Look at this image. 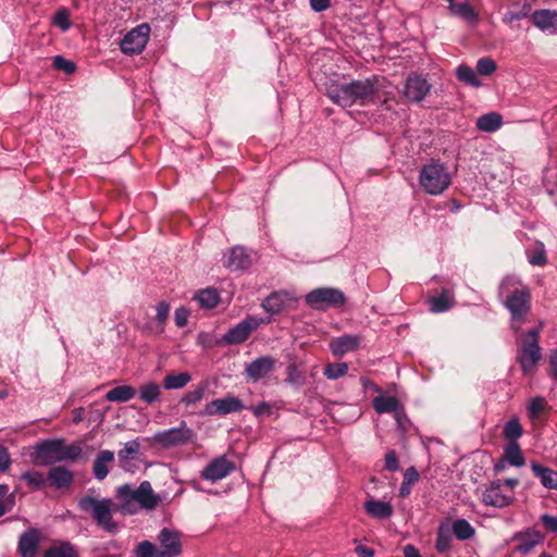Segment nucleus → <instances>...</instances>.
I'll list each match as a JSON object with an SVG mask.
<instances>
[{
  "mask_svg": "<svg viewBox=\"0 0 557 557\" xmlns=\"http://www.w3.org/2000/svg\"><path fill=\"white\" fill-rule=\"evenodd\" d=\"M520 283L513 277H506L499 285V296L504 297V306L511 314V327L515 332L521 329L531 309V293L527 286L518 287Z\"/></svg>",
  "mask_w": 557,
  "mask_h": 557,
  "instance_id": "f257e3e1",
  "label": "nucleus"
},
{
  "mask_svg": "<svg viewBox=\"0 0 557 557\" xmlns=\"http://www.w3.org/2000/svg\"><path fill=\"white\" fill-rule=\"evenodd\" d=\"M82 451L79 442L66 445L63 438L46 440L36 444L32 459L38 466H50L61 461L77 460Z\"/></svg>",
  "mask_w": 557,
  "mask_h": 557,
  "instance_id": "f03ea898",
  "label": "nucleus"
},
{
  "mask_svg": "<svg viewBox=\"0 0 557 557\" xmlns=\"http://www.w3.org/2000/svg\"><path fill=\"white\" fill-rule=\"evenodd\" d=\"M116 497L120 500V511L129 515L135 513L139 508L154 509L160 502L159 495L153 492L148 481H143L138 487L129 484L119 486Z\"/></svg>",
  "mask_w": 557,
  "mask_h": 557,
  "instance_id": "7ed1b4c3",
  "label": "nucleus"
},
{
  "mask_svg": "<svg viewBox=\"0 0 557 557\" xmlns=\"http://www.w3.org/2000/svg\"><path fill=\"white\" fill-rule=\"evenodd\" d=\"M375 92L373 84L366 81H356L341 86H331L327 89V96L331 100L344 108L350 107L356 102L364 104L369 102Z\"/></svg>",
  "mask_w": 557,
  "mask_h": 557,
  "instance_id": "20e7f679",
  "label": "nucleus"
},
{
  "mask_svg": "<svg viewBox=\"0 0 557 557\" xmlns=\"http://www.w3.org/2000/svg\"><path fill=\"white\" fill-rule=\"evenodd\" d=\"M78 507L82 511L89 513L97 524L107 532H116L117 524L113 521L112 515L114 511H120V509L119 504H115L112 499L85 495L78 500Z\"/></svg>",
  "mask_w": 557,
  "mask_h": 557,
  "instance_id": "39448f33",
  "label": "nucleus"
},
{
  "mask_svg": "<svg viewBox=\"0 0 557 557\" xmlns=\"http://www.w3.org/2000/svg\"><path fill=\"white\" fill-rule=\"evenodd\" d=\"M419 183L426 194L438 196L449 187L451 177L443 163L432 161L421 168Z\"/></svg>",
  "mask_w": 557,
  "mask_h": 557,
  "instance_id": "423d86ee",
  "label": "nucleus"
},
{
  "mask_svg": "<svg viewBox=\"0 0 557 557\" xmlns=\"http://www.w3.org/2000/svg\"><path fill=\"white\" fill-rule=\"evenodd\" d=\"M518 485L519 480L515 478L491 481L482 493V503L494 508L507 507L513 503Z\"/></svg>",
  "mask_w": 557,
  "mask_h": 557,
  "instance_id": "0eeeda50",
  "label": "nucleus"
},
{
  "mask_svg": "<svg viewBox=\"0 0 557 557\" xmlns=\"http://www.w3.org/2000/svg\"><path fill=\"white\" fill-rule=\"evenodd\" d=\"M542 324L537 329L529 331L522 338L519 361L524 373L533 370L541 359V348L539 345V335Z\"/></svg>",
  "mask_w": 557,
  "mask_h": 557,
  "instance_id": "6e6552de",
  "label": "nucleus"
},
{
  "mask_svg": "<svg viewBox=\"0 0 557 557\" xmlns=\"http://www.w3.org/2000/svg\"><path fill=\"white\" fill-rule=\"evenodd\" d=\"M306 302L312 309L326 310L331 307L343 306L345 302V295L337 288L320 287L307 294Z\"/></svg>",
  "mask_w": 557,
  "mask_h": 557,
  "instance_id": "1a4fd4ad",
  "label": "nucleus"
},
{
  "mask_svg": "<svg viewBox=\"0 0 557 557\" xmlns=\"http://www.w3.org/2000/svg\"><path fill=\"white\" fill-rule=\"evenodd\" d=\"M150 27L148 24H141L128 32L121 41V50L125 54L140 53L148 42Z\"/></svg>",
  "mask_w": 557,
  "mask_h": 557,
  "instance_id": "9d476101",
  "label": "nucleus"
},
{
  "mask_svg": "<svg viewBox=\"0 0 557 557\" xmlns=\"http://www.w3.org/2000/svg\"><path fill=\"white\" fill-rule=\"evenodd\" d=\"M193 436V430L189 429L185 422H182L177 428L157 432L153 440L163 447H172L190 442Z\"/></svg>",
  "mask_w": 557,
  "mask_h": 557,
  "instance_id": "9b49d317",
  "label": "nucleus"
},
{
  "mask_svg": "<svg viewBox=\"0 0 557 557\" xmlns=\"http://www.w3.org/2000/svg\"><path fill=\"white\" fill-rule=\"evenodd\" d=\"M157 541L159 557H178L182 554L181 534L176 530L163 528Z\"/></svg>",
  "mask_w": 557,
  "mask_h": 557,
  "instance_id": "f8f14e48",
  "label": "nucleus"
},
{
  "mask_svg": "<svg viewBox=\"0 0 557 557\" xmlns=\"http://www.w3.org/2000/svg\"><path fill=\"white\" fill-rule=\"evenodd\" d=\"M235 469L233 461L225 456H220L210 461L201 472L205 480L215 482L227 476Z\"/></svg>",
  "mask_w": 557,
  "mask_h": 557,
  "instance_id": "ddd939ff",
  "label": "nucleus"
},
{
  "mask_svg": "<svg viewBox=\"0 0 557 557\" xmlns=\"http://www.w3.org/2000/svg\"><path fill=\"white\" fill-rule=\"evenodd\" d=\"M42 540L41 532L36 528H30L23 532L18 539L17 552L21 557H36Z\"/></svg>",
  "mask_w": 557,
  "mask_h": 557,
  "instance_id": "4468645a",
  "label": "nucleus"
},
{
  "mask_svg": "<svg viewBox=\"0 0 557 557\" xmlns=\"http://www.w3.org/2000/svg\"><path fill=\"white\" fill-rule=\"evenodd\" d=\"M431 89V85L425 78L418 74H410L404 87V96L409 101L419 102L425 98Z\"/></svg>",
  "mask_w": 557,
  "mask_h": 557,
  "instance_id": "2eb2a0df",
  "label": "nucleus"
},
{
  "mask_svg": "<svg viewBox=\"0 0 557 557\" xmlns=\"http://www.w3.org/2000/svg\"><path fill=\"white\" fill-rule=\"evenodd\" d=\"M361 342L362 336L359 334H344L331 339L330 350L334 357L341 358L348 352L358 350Z\"/></svg>",
  "mask_w": 557,
  "mask_h": 557,
  "instance_id": "dca6fc26",
  "label": "nucleus"
},
{
  "mask_svg": "<svg viewBox=\"0 0 557 557\" xmlns=\"http://www.w3.org/2000/svg\"><path fill=\"white\" fill-rule=\"evenodd\" d=\"M275 364L276 360L273 357L261 356L246 364V376L249 380L257 382L270 374L274 370Z\"/></svg>",
  "mask_w": 557,
  "mask_h": 557,
  "instance_id": "f3484780",
  "label": "nucleus"
},
{
  "mask_svg": "<svg viewBox=\"0 0 557 557\" xmlns=\"http://www.w3.org/2000/svg\"><path fill=\"white\" fill-rule=\"evenodd\" d=\"M243 404L239 399L235 397H225L220 399H214L208 403L205 407L202 414L206 416H215V414H227L231 412H237L243 409Z\"/></svg>",
  "mask_w": 557,
  "mask_h": 557,
  "instance_id": "a211bd4d",
  "label": "nucleus"
},
{
  "mask_svg": "<svg viewBox=\"0 0 557 557\" xmlns=\"http://www.w3.org/2000/svg\"><path fill=\"white\" fill-rule=\"evenodd\" d=\"M258 326L255 319H246L232 327L223 337V341L230 345H236L245 342L253 330Z\"/></svg>",
  "mask_w": 557,
  "mask_h": 557,
  "instance_id": "6ab92c4d",
  "label": "nucleus"
},
{
  "mask_svg": "<svg viewBox=\"0 0 557 557\" xmlns=\"http://www.w3.org/2000/svg\"><path fill=\"white\" fill-rule=\"evenodd\" d=\"M542 541L543 535L540 531L529 529L524 532L516 534L513 537L515 549L522 555H528Z\"/></svg>",
  "mask_w": 557,
  "mask_h": 557,
  "instance_id": "aec40b11",
  "label": "nucleus"
},
{
  "mask_svg": "<svg viewBox=\"0 0 557 557\" xmlns=\"http://www.w3.org/2000/svg\"><path fill=\"white\" fill-rule=\"evenodd\" d=\"M251 263L250 255L242 246L231 248L224 261V265L231 271L246 270Z\"/></svg>",
  "mask_w": 557,
  "mask_h": 557,
  "instance_id": "412c9836",
  "label": "nucleus"
},
{
  "mask_svg": "<svg viewBox=\"0 0 557 557\" xmlns=\"http://www.w3.org/2000/svg\"><path fill=\"white\" fill-rule=\"evenodd\" d=\"M114 462V453L111 450H100L92 463V473L95 478L102 481L107 478L110 471V467Z\"/></svg>",
  "mask_w": 557,
  "mask_h": 557,
  "instance_id": "4be33fe9",
  "label": "nucleus"
},
{
  "mask_svg": "<svg viewBox=\"0 0 557 557\" xmlns=\"http://www.w3.org/2000/svg\"><path fill=\"white\" fill-rule=\"evenodd\" d=\"M531 13V4L527 0H518L510 3L503 21L507 24L525 18Z\"/></svg>",
  "mask_w": 557,
  "mask_h": 557,
  "instance_id": "5701e85b",
  "label": "nucleus"
},
{
  "mask_svg": "<svg viewBox=\"0 0 557 557\" xmlns=\"http://www.w3.org/2000/svg\"><path fill=\"white\" fill-rule=\"evenodd\" d=\"M48 480L58 490L66 488L73 483V473L65 467H53L48 472Z\"/></svg>",
  "mask_w": 557,
  "mask_h": 557,
  "instance_id": "b1692460",
  "label": "nucleus"
},
{
  "mask_svg": "<svg viewBox=\"0 0 557 557\" xmlns=\"http://www.w3.org/2000/svg\"><path fill=\"white\" fill-rule=\"evenodd\" d=\"M289 300V295L286 292H276L263 300L262 307L267 312L275 314L284 310Z\"/></svg>",
  "mask_w": 557,
  "mask_h": 557,
  "instance_id": "393cba45",
  "label": "nucleus"
},
{
  "mask_svg": "<svg viewBox=\"0 0 557 557\" xmlns=\"http://www.w3.org/2000/svg\"><path fill=\"white\" fill-rule=\"evenodd\" d=\"M364 509L368 515L376 519H386L393 515V507L389 503L373 498L364 503Z\"/></svg>",
  "mask_w": 557,
  "mask_h": 557,
  "instance_id": "a878e982",
  "label": "nucleus"
},
{
  "mask_svg": "<svg viewBox=\"0 0 557 557\" xmlns=\"http://www.w3.org/2000/svg\"><path fill=\"white\" fill-rule=\"evenodd\" d=\"M531 469L535 476L541 480L544 487L549 490H557V472L541 466L537 462H532Z\"/></svg>",
  "mask_w": 557,
  "mask_h": 557,
  "instance_id": "bb28decb",
  "label": "nucleus"
},
{
  "mask_svg": "<svg viewBox=\"0 0 557 557\" xmlns=\"http://www.w3.org/2000/svg\"><path fill=\"white\" fill-rule=\"evenodd\" d=\"M503 116L497 112H490L476 119V127L481 132L494 133L503 125Z\"/></svg>",
  "mask_w": 557,
  "mask_h": 557,
  "instance_id": "cd10ccee",
  "label": "nucleus"
},
{
  "mask_svg": "<svg viewBox=\"0 0 557 557\" xmlns=\"http://www.w3.org/2000/svg\"><path fill=\"white\" fill-rule=\"evenodd\" d=\"M430 310L434 313L445 312L453 308L455 301H454V295L447 290L443 289L442 293L438 296H434L430 298Z\"/></svg>",
  "mask_w": 557,
  "mask_h": 557,
  "instance_id": "c85d7f7f",
  "label": "nucleus"
},
{
  "mask_svg": "<svg viewBox=\"0 0 557 557\" xmlns=\"http://www.w3.org/2000/svg\"><path fill=\"white\" fill-rule=\"evenodd\" d=\"M136 394V389L129 385H120L110 389L106 394V399L112 403H125L131 400Z\"/></svg>",
  "mask_w": 557,
  "mask_h": 557,
  "instance_id": "c756f323",
  "label": "nucleus"
},
{
  "mask_svg": "<svg viewBox=\"0 0 557 557\" xmlns=\"http://www.w3.org/2000/svg\"><path fill=\"white\" fill-rule=\"evenodd\" d=\"M503 458L508 465L515 467H522L525 463V459L522 455L521 448L517 442H509L504 450Z\"/></svg>",
  "mask_w": 557,
  "mask_h": 557,
  "instance_id": "7c9ffc66",
  "label": "nucleus"
},
{
  "mask_svg": "<svg viewBox=\"0 0 557 557\" xmlns=\"http://www.w3.org/2000/svg\"><path fill=\"white\" fill-rule=\"evenodd\" d=\"M372 404L377 413L395 412L399 407V400L395 396H377Z\"/></svg>",
  "mask_w": 557,
  "mask_h": 557,
  "instance_id": "2f4dec72",
  "label": "nucleus"
},
{
  "mask_svg": "<svg viewBox=\"0 0 557 557\" xmlns=\"http://www.w3.org/2000/svg\"><path fill=\"white\" fill-rule=\"evenodd\" d=\"M44 557H79L76 548L69 542H62L49 547Z\"/></svg>",
  "mask_w": 557,
  "mask_h": 557,
  "instance_id": "473e14b6",
  "label": "nucleus"
},
{
  "mask_svg": "<svg viewBox=\"0 0 557 557\" xmlns=\"http://www.w3.org/2000/svg\"><path fill=\"white\" fill-rule=\"evenodd\" d=\"M557 13L549 10L535 11L533 14V22L536 27L542 30H548L555 27V20Z\"/></svg>",
  "mask_w": 557,
  "mask_h": 557,
  "instance_id": "72a5a7b5",
  "label": "nucleus"
},
{
  "mask_svg": "<svg viewBox=\"0 0 557 557\" xmlns=\"http://www.w3.org/2000/svg\"><path fill=\"white\" fill-rule=\"evenodd\" d=\"M450 531L459 541H467L475 534V529L466 519H456Z\"/></svg>",
  "mask_w": 557,
  "mask_h": 557,
  "instance_id": "f704fd0d",
  "label": "nucleus"
},
{
  "mask_svg": "<svg viewBox=\"0 0 557 557\" xmlns=\"http://www.w3.org/2000/svg\"><path fill=\"white\" fill-rule=\"evenodd\" d=\"M191 381V375L187 372L168 374L163 379L165 389H180Z\"/></svg>",
  "mask_w": 557,
  "mask_h": 557,
  "instance_id": "c9c22d12",
  "label": "nucleus"
},
{
  "mask_svg": "<svg viewBox=\"0 0 557 557\" xmlns=\"http://www.w3.org/2000/svg\"><path fill=\"white\" fill-rule=\"evenodd\" d=\"M194 300L198 301L200 307L211 309L218 305L220 297L214 288H207L197 293Z\"/></svg>",
  "mask_w": 557,
  "mask_h": 557,
  "instance_id": "e433bc0d",
  "label": "nucleus"
},
{
  "mask_svg": "<svg viewBox=\"0 0 557 557\" xmlns=\"http://www.w3.org/2000/svg\"><path fill=\"white\" fill-rule=\"evenodd\" d=\"M286 383L292 386L300 387L307 382L306 373L294 362L289 363L286 368Z\"/></svg>",
  "mask_w": 557,
  "mask_h": 557,
  "instance_id": "4c0bfd02",
  "label": "nucleus"
},
{
  "mask_svg": "<svg viewBox=\"0 0 557 557\" xmlns=\"http://www.w3.org/2000/svg\"><path fill=\"white\" fill-rule=\"evenodd\" d=\"M160 395V386L154 382H148L146 384H143L139 388V398L147 404L158 401Z\"/></svg>",
  "mask_w": 557,
  "mask_h": 557,
  "instance_id": "58836bf2",
  "label": "nucleus"
},
{
  "mask_svg": "<svg viewBox=\"0 0 557 557\" xmlns=\"http://www.w3.org/2000/svg\"><path fill=\"white\" fill-rule=\"evenodd\" d=\"M456 76L460 82H462L469 86H472V87L481 86V82L478 78L474 70L472 67H470L469 65H466V64L459 65L456 70Z\"/></svg>",
  "mask_w": 557,
  "mask_h": 557,
  "instance_id": "ea45409f",
  "label": "nucleus"
},
{
  "mask_svg": "<svg viewBox=\"0 0 557 557\" xmlns=\"http://www.w3.org/2000/svg\"><path fill=\"white\" fill-rule=\"evenodd\" d=\"M21 480L25 481L30 487L39 490L46 486L47 480L45 475L37 471L30 470L21 475Z\"/></svg>",
  "mask_w": 557,
  "mask_h": 557,
  "instance_id": "a19ab883",
  "label": "nucleus"
},
{
  "mask_svg": "<svg viewBox=\"0 0 557 557\" xmlns=\"http://www.w3.org/2000/svg\"><path fill=\"white\" fill-rule=\"evenodd\" d=\"M451 534L448 525L441 524L436 534V549L441 553L450 548Z\"/></svg>",
  "mask_w": 557,
  "mask_h": 557,
  "instance_id": "79ce46f5",
  "label": "nucleus"
},
{
  "mask_svg": "<svg viewBox=\"0 0 557 557\" xmlns=\"http://www.w3.org/2000/svg\"><path fill=\"white\" fill-rule=\"evenodd\" d=\"M547 408V401L544 397H534L531 399L528 408V416L531 420L539 419Z\"/></svg>",
  "mask_w": 557,
  "mask_h": 557,
  "instance_id": "37998d69",
  "label": "nucleus"
},
{
  "mask_svg": "<svg viewBox=\"0 0 557 557\" xmlns=\"http://www.w3.org/2000/svg\"><path fill=\"white\" fill-rule=\"evenodd\" d=\"M348 372V364L346 362L327 363L324 368V375L329 380H337Z\"/></svg>",
  "mask_w": 557,
  "mask_h": 557,
  "instance_id": "c03bdc74",
  "label": "nucleus"
},
{
  "mask_svg": "<svg viewBox=\"0 0 557 557\" xmlns=\"http://www.w3.org/2000/svg\"><path fill=\"white\" fill-rule=\"evenodd\" d=\"M504 435L509 442H517L522 435V428L518 418L513 417L505 424Z\"/></svg>",
  "mask_w": 557,
  "mask_h": 557,
  "instance_id": "a18cd8bd",
  "label": "nucleus"
},
{
  "mask_svg": "<svg viewBox=\"0 0 557 557\" xmlns=\"http://www.w3.org/2000/svg\"><path fill=\"white\" fill-rule=\"evenodd\" d=\"M135 557H159L158 547L150 541L138 543L134 549Z\"/></svg>",
  "mask_w": 557,
  "mask_h": 557,
  "instance_id": "49530a36",
  "label": "nucleus"
},
{
  "mask_svg": "<svg viewBox=\"0 0 557 557\" xmlns=\"http://www.w3.org/2000/svg\"><path fill=\"white\" fill-rule=\"evenodd\" d=\"M528 260L532 265L543 267L547 263L546 250L543 243H536L535 249L528 253Z\"/></svg>",
  "mask_w": 557,
  "mask_h": 557,
  "instance_id": "de8ad7c7",
  "label": "nucleus"
},
{
  "mask_svg": "<svg viewBox=\"0 0 557 557\" xmlns=\"http://www.w3.org/2000/svg\"><path fill=\"white\" fill-rule=\"evenodd\" d=\"M140 444L137 441L127 442L124 447L117 453L119 460L122 467L139 451Z\"/></svg>",
  "mask_w": 557,
  "mask_h": 557,
  "instance_id": "09e8293b",
  "label": "nucleus"
},
{
  "mask_svg": "<svg viewBox=\"0 0 557 557\" xmlns=\"http://www.w3.org/2000/svg\"><path fill=\"white\" fill-rule=\"evenodd\" d=\"M206 389H207V386L201 385L193 391L187 392L182 397V400H181L182 404H184L185 406H191V405L199 403L203 398Z\"/></svg>",
  "mask_w": 557,
  "mask_h": 557,
  "instance_id": "8fccbe9b",
  "label": "nucleus"
},
{
  "mask_svg": "<svg viewBox=\"0 0 557 557\" xmlns=\"http://www.w3.org/2000/svg\"><path fill=\"white\" fill-rule=\"evenodd\" d=\"M450 9L455 14L460 15L468 21H473L476 18L474 10L468 2H461L457 4L453 2V4H450Z\"/></svg>",
  "mask_w": 557,
  "mask_h": 557,
  "instance_id": "3c124183",
  "label": "nucleus"
},
{
  "mask_svg": "<svg viewBox=\"0 0 557 557\" xmlns=\"http://www.w3.org/2000/svg\"><path fill=\"white\" fill-rule=\"evenodd\" d=\"M496 63L491 58H482L476 63V71L480 75L488 76L496 71Z\"/></svg>",
  "mask_w": 557,
  "mask_h": 557,
  "instance_id": "603ef678",
  "label": "nucleus"
},
{
  "mask_svg": "<svg viewBox=\"0 0 557 557\" xmlns=\"http://www.w3.org/2000/svg\"><path fill=\"white\" fill-rule=\"evenodd\" d=\"M52 65L60 71H63L66 74H72L76 70V65L74 62L66 60L62 55H55L52 61Z\"/></svg>",
  "mask_w": 557,
  "mask_h": 557,
  "instance_id": "864d4df0",
  "label": "nucleus"
},
{
  "mask_svg": "<svg viewBox=\"0 0 557 557\" xmlns=\"http://www.w3.org/2000/svg\"><path fill=\"white\" fill-rule=\"evenodd\" d=\"M9 487L5 484H0V517L7 511L11 510L13 500L8 498Z\"/></svg>",
  "mask_w": 557,
  "mask_h": 557,
  "instance_id": "5fc2aeb1",
  "label": "nucleus"
},
{
  "mask_svg": "<svg viewBox=\"0 0 557 557\" xmlns=\"http://www.w3.org/2000/svg\"><path fill=\"white\" fill-rule=\"evenodd\" d=\"M53 22L62 30H67L71 26L69 13L66 10L58 11L54 15Z\"/></svg>",
  "mask_w": 557,
  "mask_h": 557,
  "instance_id": "6e6d98bb",
  "label": "nucleus"
},
{
  "mask_svg": "<svg viewBox=\"0 0 557 557\" xmlns=\"http://www.w3.org/2000/svg\"><path fill=\"white\" fill-rule=\"evenodd\" d=\"M189 311L185 307L175 310L174 321L177 327H184L187 324Z\"/></svg>",
  "mask_w": 557,
  "mask_h": 557,
  "instance_id": "4d7b16f0",
  "label": "nucleus"
},
{
  "mask_svg": "<svg viewBox=\"0 0 557 557\" xmlns=\"http://www.w3.org/2000/svg\"><path fill=\"white\" fill-rule=\"evenodd\" d=\"M385 468L392 472H395L399 469L398 458L394 450H389L385 455Z\"/></svg>",
  "mask_w": 557,
  "mask_h": 557,
  "instance_id": "13d9d810",
  "label": "nucleus"
},
{
  "mask_svg": "<svg viewBox=\"0 0 557 557\" xmlns=\"http://www.w3.org/2000/svg\"><path fill=\"white\" fill-rule=\"evenodd\" d=\"M541 522L547 531L557 533V517L545 513L541 516Z\"/></svg>",
  "mask_w": 557,
  "mask_h": 557,
  "instance_id": "bf43d9fd",
  "label": "nucleus"
},
{
  "mask_svg": "<svg viewBox=\"0 0 557 557\" xmlns=\"http://www.w3.org/2000/svg\"><path fill=\"white\" fill-rule=\"evenodd\" d=\"M169 312H170V306L168 302L165 301H161L158 304L157 306V320L161 323V324H164L168 317H169Z\"/></svg>",
  "mask_w": 557,
  "mask_h": 557,
  "instance_id": "052dcab7",
  "label": "nucleus"
},
{
  "mask_svg": "<svg viewBox=\"0 0 557 557\" xmlns=\"http://www.w3.org/2000/svg\"><path fill=\"white\" fill-rule=\"evenodd\" d=\"M419 478H420V474L419 472L416 470V468L413 467H410L408 468L406 471H405V474H404V481L405 483L407 484H414L416 482L419 481Z\"/></svg>",
  "mask_w": 557,
  "mask_h": 557,
  "instance_id": "680f3d73",
  "label": "nucleus"
},
{
  "mask_svg": "<svg viewBox=\"0 0 557 557\" xmlns=\"http://www.w3.org/2000/svg\"><path fill=\"white\" fill-rule=\"evenodd\" d=\"M251 411L255 416L260 417L263 414H270L271 413V405L262 401L258 404L257 406L251 407Z\"/></svg>",
  "mask_w": 557,
  "mask_h": 557,
  "instance_id": "e2e57ef3",
  "label": "nucleus"
},
{
  "mask_svg": "<svg viewBox=\"0 0 557 557\" xmlns=\"http://www.w3.org/2000/svg\"><path fill=\"white\" fill-rule=\"evenodd\" d=\"M11 463L7 448L0 446V471H5Z\"/></svg>",
  "mask_w": 557,
  "mask_h": 557,
  "instance_id": "0e129e2a",
  "label": "nucleus"
},
{
  "mask_svg": "<svg viewBox=\"0 0 557 557\" xmlns=\"http://www.w3.org/2000/svg\"><path fill=\"white\" fill-rule=\"evenodd\" d=\"M310 5L313 11L322 12L330 7V0H310Z\"/></svg>",
  "mask_w": 557,
  "mask_h": 557,
  "instance_id": "69168bd1",
  "label": "nucleus"
},
{
  "mask_svg": "<svg viewBox=\"0 0 557 557\" xmlns=\"http://www.w3.org/2000/svg\"><path fill=\"white\" fill-rule=\"evenodd\" d=\"M356 552L360 557H374V552L367 546H358Z\"/></svg>",
  "mask_w": 557,
  "mask_h": 557,
  "instance_id": "338daca9",
  "label": "nucleus"
},
{
  "mask_svg": "<svg viewBox=\"0 0 557 557\" xmlns=\"http://www.w3.org/2000/svg\"><path fill=\"white\" fill-rule=\"evenodd\" d=\"M404 555H405V557H421L418 549L412 545L405 546Z\"/></svg>",
  "mask_w": 557,
  "mask_h": 557,
  "instance_id": "774afa93",
  "label": "nucleus"
}]
</instances>
